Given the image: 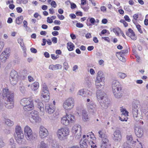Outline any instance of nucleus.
I'll return each instance as SVG.
<instances>
[{"label":"nucleus","instance_id":"obj_1","mask_svg":"<svg viewBox=\"0 0 148 148\" xmlns=\"http://www.w3.org/2000/svg\"><path fill=\"white\" fill-rule=\"evenodd\" d=\"M82 148H86L88 145L90 146L92 148H96L97 146L95 144V138L92 132L88 133L86 135H84L83 136L79 142Z\"/></svg>","mask_w":148,"mask_h":148},{"label":"nucleus","instance_id":"obj_2","mask_svg":"<svg viewBox=\"0 0 148 148\" xmlns=\"http://www.w3.org/2000/svg\"><path fill=\"white\" fill-rule=\"evenodd\" d=\"M96 96L99 101L101 100L100 104L103 108H106L109 106L110 101L107 98L106 93L104 92L99 90H97Z\"/></svg>","mask_w":148,"mask_h":148},{"label":"nucleus","instance_id":"obj_3","mask_svg":"<svg viewBox=\"0 0 148 148\" xmlns=\"http://www.w3.org/2000/svg\"><path fill=\"white\" fill-rule=\"evenodd\" d=\"M112 86L114 97L117 98H120L122 96V87L120 83L117 80H114Z\"/></svg>","mask_w":148,"mask_h":148},{"label":"nucleus","instance_id":"obj_4","mask_svg":"<svg viewBox=\"0 0 148 148\" xmlns=\"http://www.w3.org/2000/svg\"><path fill=\"white\" fill-rule=\"evenodd\" d=\"M15 137L17 142L20 145L24 143V135L21 127L19 125H16L15 127Z\"/></svg>","mask_w":148,"mask_h":148},{"label":"nucleus","instance_id":"obj_5","mask_svg":"<svg viewBox=\"0 0 148 148\" xmlns=\"http://www.w3.org/2000/svg\"><path fill=\"white\" fill-rule=\"evenodd\" d=\"M70 131L69 128L67 127H62L58 129L56 134L58 139L61 141L66 139L69 134Z\"/></svg>","mask_w":148,"mask_h":148},{"label":"nucleus","instance_id":"obj_6","mask_svg":"<svg viewBox=\"0 0 148 148\" xmlns=\"http://www.w3.org/2000/svg\"><path fill=\"white\" fill-rule=\"evenodd\" d=\"M98 133L99 137L101 139V148H108L110 143L105 132L103 130H100Z\"/></svg>","mask_w":148,"mask_h":148},{"label":"nucleus","instance_id":"obj_7","mask_svg":"<svg viewBox=\"0 0 148 148\" xmlns=\"http://www.w3.org/2000/svg\"><path fill=\"white\" fill-rule=\"evenodd\" d=\"M138 102L136 101L133 103L132 109V113L134 119L136 121H139L142 119V116L138 112L139 105Z\"/></svg>","mask_w":148,"mask_h":148},{"label":"nucleus","instance_id":"obj_8","mask_svg":"<svg viewBox=\"0 0 148 148\" xmlns=\"http://www.w3.org/2000/svg\"><path fill=\"white\" fill-rule=\"evenodd\" d=\"M41 96L45 102H48L49 100V91L47 86L45 83H43L41 86Z\"/></svg>","mask_w":148,"mask_h":148},{"label":"nucleus","instance_id":"obj_9","mask_svg":"<svg viewBox=\"0 0 148 148\" xmlns=\"http://www.w3.org/2000/svg\"><path fill=\"white\" fill-rule=\"evenodd\" d=\"M75 121V117L71 114H67L61 119V123L63 125L67 126Z\"/></svg>","mask_w":148,"mask_h":148},{"label":"nucleus","instance_id":"obj_10","mask_svg":"<svg viewBox=\"0 0 148 148\" xmlns=\"http://www.w3.org/2000/svg\"><path fill=\"white\" fill-rule=\"evenodd\" d=\"M74 105V100L72 97H69L64 102L63 107L64 109L69 110L72 108Z\"/></svg>","mask_w":148,"mask_h":148},{"label":"nucleus","instance_id":"obj_11","mask_svg":"<svg viewBox=\"0 0 148 148\" xmlns=\"http://www.w3.org/2000/svg\"><path fill=\"white\" fill-rule=\"evenodd\" d=\"M18 79V76L17 72L15 70H12L10 73V81L12 85L16 84Z\"/></svg>","mask_w":148,"mask_h":148},{"label":"nucleus","instance_id":"obj_12","mask_svg":"<svg viewBox=\"0 0 148 148\" xmlns=\"http://www.w3.org/2000/svg\"><path fill=\"white\" fill-rule=\"evenodd\" d=\"M31 115L29 120L32 123H39L41 121V118L39 117L38 112L36 111H32L31 113Z\"/></svg>","mask_w":148,"mask_h":148},{"label":"nucleus","instance_id":"obj_13","mask_svg":"<svg viewBox=\"0 0 148 148\" xmlns=\"http://www.w3.org/2000/svg\"><path fill=\"white\" fill-rule=\"evenodd\" d=\"M9 48L6 49L0 56V59L1 62H5L10 56V52Z\"/></svg>","mask_w":148,"mask_h":148},{"label":"nucleus","instance_id":"obj_14","mask_svg":"<svg viewBox=\"0 0 148 148\" xmlns=\"http://www.w3.org/2000/svg\"><path fill=\"white\" fill-rule=\"evenodd\" d=\"M113 139L116 142H120L121 140L122 139L121 132L119 129H116L114 132Z\"/></svg>","mask_w":148,"mask_h":148},{"label":"nucleus","instance_id":"obj_15","mask_svg":"<svg viewBox=\"0 0 148 148\" xmlns=\"http://www.w3.org/2000/svg\"><path fill=\"white\" fill-rule=\"evenodd\" d=\"M87 106L88 110L90 112L95 113L96 111V105L92 101L87 103Z\"/></svg>","mask_w":148,"mask_h":148},{"label":"nucleus","instance_id":"obj_16","mask_svg":"<svg viewBox=\"0 0 148 148\" xmlns=\"http://www.w3.org/2000/svg\"><path fill=\"white\" fill-rule=\"evenodd\" d=\"M48 134L47 130L44 127L42 126L40 127L39 134L41 138H44L46 137L48 135Z\"/></svg>","mask_w":148,"mask_h":148},{"label":"nucleus","instance_id":"obj_17","mask_svg":"<svg viewBox=\"0 0 148 148\" xmlns=\"http://www.w3.org/2000/svg\"><path fill=\"white\" fill-rule=\"evenodd\" d=\"M78 94L84 97H88L91 95V94L90 91L86 89H83L79 90Z\"/></svg>","mask_w":148,"mask_h":148},{"label":"nucleus","instance_id":"obj_18","mask_svg":"<svg viewBox=\"0 0 148 148\" xmlns=\"http://www.w3.org/2000/svg\"><path fill=\"white\" fill-rule=\"evenodd\" d=\"M46 111L49 114H52L55 110V106L52 104L47 105L45 107Z\"/></svg>","mask_w":148,"mask_h":148},{"label":"nucleus","instance_id":"obj_19","mask_svg":"<svg viewBox=\"0 0 148 148\" xmlns=\"http://www.w3.org/2000/svg\"><path fill=\"white\" fill-rule=\"evenodd\" d=\"M104 80V75L101 71H99L97 74L95 82H102Z\"/></svg>","mask_w":148,"mask_h":148},{"label":"nucleus","instance_id":"obj_20","mask_svg":"<svg viewBox=\"0 0 148 148\" xmlns=\"http://www.w3.org/2000/svg\"><path fill=\"white\" fill-rule=\"evenodd\" d=\"M25 136L27 140L31 142L34 141L37 137L36 134L33 132Z\"/></svg>","mask_w":148,"mask_h":148},{"label":"nucleus","instance_id":"obj_21","mask_svg":"<svg viewBox=\"0 0 148 148\" xmlns=\"http://www.w3.org/2000/svg\"><path fill=\"white\" fill-rule=\"evenodd\" d=\"M135 132L136 136L141 137L143 134V131L142 128L140 127H137L135 129Z\"/></svg>","mask_w":148,"mask_h":148},{"label":"nucleus","instance_id":"obj_22","mask_svg":"<svg viewBox=\"0 0 148 148\" xmlns=\"http://www.w3.org/2000/svg\"><path fill=\"white\" fill-rule=\"evenodd\" d=\"M126 35L129 37H130L132 39L136 40V37L135 36V34L131 28H129L128 31L126 32Z\"/></svg>","mask_w":148,"mask_h":148},{"label":"nucleus","instance_id":"obj_23","mask_svg":"<svg viewBox=\"0 0 148 148\" xmlns=\"http://www.w3.org/2000/svg\"><path fill=\"white\" fill-rule=\"evenodd\" d=\"M81 126L77 124L75 125L72 128V132L74 134H76L78 132H81Z\"/></svg>","mask_w":148,"mask_h":148},{"label":"nucleus","instance_id":"obj_24","mask_svg":"<svg viewBox=\"0 0 148 148\" xmlns=\"http://www.w3.org/2000/svg\"><path fill=\"white\" fill-rule=\"evenodd\" d=\"M62 66L59 64H56L55 65L51 64L49 66V69L53 71H54L56 70L61 69H62Z\"/></svg>","mask_w":148,"mask_h":148},{"label":"nucleus","instance_id":"obj_25","mask_svg":"<svg viewBox=\"0 0 148 148\" xmlns=\"http://www.w3.org/2000/svg\"><path fill=\"white\" fill-rule=\"evenodd\" d=\"M35 102L37 103V106L38 108L40 109L41 112H43L44 111V105L43 103L39 101L38 99L35 100Z\"/></svg>","mask_w":148,"mask_h":148},{"label":"nucleus","instance_id":"obj_26","mask_svg":"<svg viewBox=\"0 0 148 148\" xmlns=\"http://www.w3.org/2000/svg\"><path fill=\"white\" fill-rule=\"evenodd\" d=\"M126 138L127 140L128 143L132 144H135L136 143V141L133 140V137L132 134H127L126 136Z\"/></svg>","mask_w":148,"mask_h":148},{"label":"nucleus","instance_id":"obj_27","mask_svg":"<svg viewBox=\"0 0 148 148\" xmlns=\"http://www.w3.org/2000/svg\"><path fill=\"white\" fill-rule=\"evenodd\" d=\"M11 92L9 90L8 88H3L2 90V94L3 98H6L8 96V95L11 93Z\"/></svg>","mask_w":148,"mask_h":148},{"label":"nucleus","instance_id":"obj_28","mask_svg":"<svg viewBox=\"0 0 148 148\" xmlns=\"http://www.w3.org/2000/svg\"><path fill=\"white\" fill-rule=\"evenodd\" d=\"M82 116L83 120L84 121H88L89 119V118L86 110H82Z\"/></svg>","mask_w":148,"mask_h":148},{"label":"nucleus","instance_id":"obj_29","mask_svg":"<svg viewBox=\"0 0 148 148\" xmlns=\"http://www.w3.org/2000/svg\"><path fill=\"white\" fill-rule=\"evenodd\" d=\"M6 98H7V102H12V101H14V94L12 92Z\"/></svg>","mask_w":148,"mask_h":148},{"label":"nucleus","instance_id":"obj_30","mask_svg":"<svg viewBox=\"0 0 148 148\" xmlns=\"http://www.w3.org/2000/svg\"><path fill=\"white\" fill-rule=\"evenodd\" d=\"M24 132L25 136L32 132L31 128L28 125H26L24 128Z\"/></svg>","mask_w":148,"mask_h":148},{"label":"nucleus","instance_id":"obj_31","mask_svg":"<svg viewBox=\"0 0 148 148\" xmlns=\"http://www.w3.org/2000/svg\"><path fill=\"white\" fill-rule=\"evenodd\" d=\"M39 87V84L37 82H35L33 83L31 86V89L34 90L35 91L37 90Z\"/></svg>","mask_w":148,"mask_h":148},{"label":"nucleus","instance_id":"obj_32","mask_svg":"<svg viewBox=\"0 0 148 148\" xmlns=\"http://www.w3.org/2000/svg\"><path fill=\"white\" fill-rule=\"evenodd\" d=\"M75 47L74 45L71 42H69L67 43V48L69 51H73Z\"/></svg>","mask_w":148,"mask_h":148},{"label":"nucleus","instance_id":"obj_33","mask_svg":"<svg viewBox=\"0 0 148 148\" xmlns=\"http://www.w3.org/2000/svg\"><path fill=\"white\" fill-rule=\"evenodd\" d=\"M34 107V104L31 103V104H30L27 106H25V107H23V108L25 111H28L33 109Z\"/></svg>","mask_w":148,"mask_h":148},{"label":"nucleus","instance_id":"obj_34","mask_svg":"<svg viewBox=\"0 0 148 148\" xmlns=\"http://www.w3.org/2000/svg\"><path fill=\"white\" fill-rule=\"evenodd\" d=\"M5 124L8 126L11 127L14 125V122L9 119H5Z\"/></svg>","mask_w":148,"mask_h":148},{"label":"nucleus","instance_id":"obj_35","mask_svg":"<svg viewBox=\"0 0 148 148\" xmlns=\"http://www.w3.org/2000/svg\"><path fill=\"white\" fill-rule=\"evenodd\" d=\"M8 102L7 104L5 103V107L9 109H11L13 108L14 107V101H12V102Z\"/></svg>","mask_w":148,"mask_h":148},{"label":"nucleus","instance_id":"obj_36","mask_svg":"<svg viewBox=\"0 0 148 148\" xmlns=\"http://www.w3.org/2000/svg\"><path fill=\"white\" fill-rule=\"evenodd\" d=\"M23 17L21 16L18 17L16 18V23L18 25L21 24L23 21Z\"/></svg>","mask_w":148,"mask_h":148},{"label":"nucleus","instance_id":"obj_37","mask_svg":"<svg viewBox=\"0 0 148 148\" xmlns=\"http://www.w3.org/2000/svg\"><path fill=\"white\" fill-rule=\"evenodd\" d=\"M85 82L88 87H90L91 85V79L89 77H87L85 79Z\"/></svg>","mask_w":148,"mask_h":148},{"label":"nucleus","instance_id":"obj_38","mask_svg":"<svg viewBox=\"0 0 148 148\" xmlns=\"http://www.w3.org/2000/svg\"><path fill=\"white\" fill-rule=\"evenodd\" d=\"M29 100V98H24L21 99L20 101V103L22 106L25 107V106L26 103H27L28 100Z\"/></svg>","mask_w":148,"mask_h":148},{"label":"nucleus","instance_id":"obj_39","mask_svg":"<svg viewBox=\"0 0 148 148\" xmlns=\"http://www.w3.org/2000/svg\"><path fill=\"white\" fill-rule=\"evenodd\" d=\"M121 111L122 112L121 115L124 116H126L127 117L128 116V112L125 109L122 108L121 109Z\"/></svg>","mask_w":148,"mask_h":148},{"label":"nucleus","instance_id":"obj_40","mask_svg":"<svg viewBox=\"0 0 148 148\" xmlns=\"http://www.w3.org/2000/svg\"><path fill=\"white\" fill-rule=\"evenodd\" d=\"M39 146L40 148H48L47 145L43 141H42L40 142Z\"/></svg>","mask_w":148,"mask_h":148},{"label":"nucleus","instance_id":"obj_41","mask_svg":"<svg viewBox=\"0 0 148 148\" xmlns=\"http://www.w3.org/2000/svg\"><path fill=\"white\" fill-rule=\"evenodd\" d=\"M133 19L132 21L133 22L135 25L136 23V21L138 17V14H135L133 16Z\"/></svg>","mask_w":148,"mask_h":148},{"label":"nucleus","instance_id":"obj_42","mask_svg":"<svg viewBox=\"0 0 148 148\" xmlns=\"http://www.w3.org/2000/svg\"><path fill=\"white\" fill-rule=\"evenodd\" d=\"M102 82H95V85L96 88H100L102 87V86H104V83L102 82V84H101L100 83Z\"/></svg>","mask_w":148,"mask_h":148},{"label":"nucleus","instance_id":"obj_43","mask_svg":"<svg viewBox=\"0 0 148 148\" xmlns=\"http://www.w3.org/2000/svg\"><path fill=\"white\" fill-rule=\"evenodd\" d=\"M118 75L120 78L122 79H124L127 76L126 75L125 73L121 72L119 73H118Z\"/></svg>","mask_w":148,"mask_h":148},{"label":"nucleus","instance_id":"obj_44","mask_svg":"<svg viewBox=\"0 0 148 148\" xmlns=\"http://www.w3.org/2000/svg\"><path fill=\"white\" fill-rule=\"evenodd\" d=\"M119 119L121 121H127L128 118L126 116H124L121 115V117H119Z\"/></svg>","mask_w":148,"mask_h":148},{"label":"nucleus","instance_id":"obj_45","mask_svg":"<svg viewBox=\"0 0 148 148\" xmlns=\"http://www.w3.org/2000/svg\"><path fill=\"white\" fill-rule=\"evenodd\" d=\"M17 40L18 43L20 44V46H23V45H24V44L23 39L21 38H20L18 39Z\"/></svg>","mask_w":148,"mask_h":148},{"label":"nucleus","instance_id":"obj_46","mask_svg":"<svg viewBox=\"0 0 148 148\" xmlns=\"http://www.w3.org/2000/svg\"><path fill=\"white\" fill-rule=\"evenodd\" d=\"M75 138L76 139H78L80 138L81 135V132H78L75 134Z\"/></svg>","mask_w":148,"mask_h":148},{"label":"nucleus","instance_id":"obj_47","mask_svg":"<svg viewBox=\"0 0 148 148\" xmlns=\"http://www.w3.org/2000/svg\"><path fill=\"white\" fill-rule=\"evenodd\" d=\"M52 148H62L61 146L59 145L58 144H52Z\"/></svg>","mask_w":148,"mask_h":148},{"label":"nucleus","instance_id":"obj_48","mask_svg":"<svg viewBox=\"0 0 148 148\" xmlns=\"http://www.w3.org/2000/svg\"><path fill=\"white\" fill-rule=\"evenodd\" d=\"M5 143L3 142L1 139H0V148H1L4 146Z\"/></svg>","mask_w":148,"mask_h":148},{"label":"nucleus","instance_id":"obj_49","mask_svg":"<svg viewBox=\"0 0 148 148\" xmlns=\"http://www.w3.org/2000/svg\"><path fill=\"white\" fill-rule=\"evenodd\" d=\"M63 65L64 69L65 70H67L69 68V65L68 63L66 62H64V63Z\"/></svg>","mask_w":148,"mask_h":148},{"label":"nucleus","instance_id":"obj_50","mask_svg":"<svg viewBox=\"0 0 148 148\" xmlns=\"http://www.w3.org/2000/svg\"><path fill=\"white\" fill-rule=\"evenodd\" d=\"M136 27L137 28V29L138 32L140 33H142L143 32L140 28V25L139 24L136 25Z\"/></svg>","mask_w":148,"mask_h":148},{"label":"nucleus","instance_id":"obj_51","mask_svg":"<svg viewBox=\"0 0 148 148\" xmlns=\"http://www.w3.org/2000/svg\"><path fill=\"white\" fill-rule=\"evenodd\" d=\"M31 103L33 104V102L32 100L29 99V100H28L27 102L26 103L25 106H29L31 104Z\"/></svg>","mask_w":148,"mask_h":148},{"label":"nucleus","instance_id":"obj_52","mask_svg":"<svg viewBox=\"0 0 148 148\" xmlns=\"http://www.w3.org/2000/svg\"><path fill=\"white\" fill-rule=\"evenodd\" d=\"M47 22L49 23H52L53 22V19L51 17H48L47 18Z\"/></svg>","mask_w":148,"mask_h":148},{"label":"nucleus","instance_id":"obj_53","mask_svg":"<svg viewBox=\"0 0 148 148\" xmlns=\"http://www.w3.org/2000/svg\"><path fill=\"white\" fill-rule=\"evenodd\" d=\"M119 28H114L113 29V32L116 34L117 35H119Z\"/></svg>","mask_w":148,"mask_h":148},{"label":"nucleus","instance_id":"obj_54","mask_svg":"<svg viewBox=\"0 0 148 148\" xmlns=\"http://www.w3.org/2000/svg\"><path fill=\"white\" fill-rule=\"evenodd\" d=\"M124 18L125 21L128 22H130L131 21V20L129 18L128 16L126 15L124 16Z\"/></svg>","mask_w":148,"mask_h":148},{"label":"nucleus","instance_id":"obj_55","mask_svg":"<svg viewBox=\"0 0 148 148\" xmlns=\"http://www.w3.org/2000/svg\"><path fill=\"white\" fill-rule=\"evenodd\" d=\"M28 2V0H21L19 1V2H18V3L21 4L23 3L24 4H26Z\"/></svg>","mask_w":148,"mask_h":148},{"label":"nucleus","instance_id":"obj_56","mask_svg":"<svg viewBox=\"0 0 148 148\" xmlns=\"http://www.w3.org/2000/svg\"><path fill=\"white\" fill-rule=\"evenodd\" d=\"M83 24L80 23H77L76 24V27L79 28H82L83 27Z\"/></svg>","mask_w":148,"mask_h":148},{"label":"nucleus","instance_id":"obj_57","mask_svg":"<svg viewBox=\"0 0 148 148\" xmlns=\"http://www.w3.org/2000/svg\"><path fill=\"white\" fill-rule=\"evenodd\" d=\"M9 143L10 144V145H14L13 144L14 143V139L13 138H11L9 140Z\"/></svg>","mask_w":148,"mask_h":148},{"label":"nucleus","instance_id":"obj_58","mask_svg":"<svg viewBox=\"0 0 148 148\" xmlns=\"http://www.w3.org/2000/svg\"><path fill=\"white\" fill-rule=\"evenodd\" d=\"M102 39H104L105 41H107L108 42H110V40L109 38L108 37H102Z\"/></svg>","mask_w":148,"mask_h":148},{"label":"nucleus","instance_id":"obj_59","mask_svg":"<svg viewBox=\"0 0 148 148\" xmlns=\"http://www.w3.org/2000/svg\"><path fill=\"white\" fill-rule=\"evenodd\" d=\"M128 53V50L127 49L123 50L121 51L120 52V54H126Z\"/></svg>","mask_w":148,"mask_h":148},{"label":"nucleus","instance_id":"obj_60","mask_svg":"<svg viewBox=\"0 0 148 148\" xmlns=\"http://www.w3.org/2000/svg\"><path fill=\"white\" fill-rule=\"evenodd\" d=\"M30 51L31 52L33 53H36L37 52V50L33 47H32L30 48Z\"/></svg>","mask_w":148,"mask_h":148},{"label":"nucleus","instance_id":"obj_61","mask_svg":"<svg viewBox=\"0 0 148 148\" xmlns=\"http://www.w3.org/2000/svg\"><path fill=\"white\" fill-rule=\"evenodd\" d=\"M57 16L61 20H62L64 18V16L62 15H60L58 14L57 15Z\"/></svg>","mask_w":148,"mask_h":148},{"label":"nucleus","instance_id":"obj_62","mask_svg":"<svg viewBox=\"0 0 148 148\" xmlns=\"http://www.w3.org/2000/svg\"><path fill=\"white\" fill-rule=\"evenodd\" d=\"M81 8H82L85 11L87 12L89 9V7L88 6L86 7L82 6Z\"/></svg>","mask_w":148,"mask_h":148},{"label":"nucleus","instance_id":"obj_63","mask_svg":"<svg viewBox=\"0 0 148 148\" xmlns=\"http://www.w3.org/2000/svg\"><path fill=\"white\" fill-rule=\"evenodd\" d=\"M89 21L90 23L93 24H94L95 23V19L93 18H90V19Z\"/></svg>","mask_w":148,"mask_h":148},{"label":"nucleus","instance_id":"obj_64","mask_svg":"<svg viewBox=\"0 0 148 148\" xmlns=\"http://www.w3.org/2000/svg\"><path fill=\"white\" fill-rule=\"evenodd\" d=\"M101 10L103 12H104L106 11V9L104 6H102L100 8Z\"/></svg>","mask_w":148,"mask_h":148}]
</instances>
